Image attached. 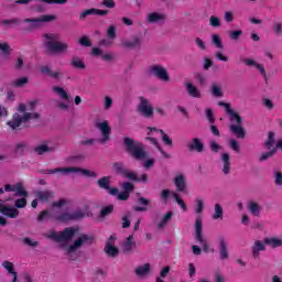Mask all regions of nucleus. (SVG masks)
Segmentation results:
<instances>
[{"label":"nucleus","mask_w":282,"mask_h":282,"mask_svg":"<svg viewBox=\"0 0 282 282\" xmlns=\"http://www.w3.org/2000/svg\"><path fill=\"white\" fill-rule=\"evenodd\" d=\"M209 25L212 28H220L221 25V20H219V18L215 17V15H212L209 18Z\"/></svg>","instance_id":"nucleus-55"},{"label":"nucleus","mask_w":282,"mask_h":282,"mask_svg":"<svg viewBox=\"0 0 282 282\" xmlns=\"http://www.w3.org/2000/svg\"><path fill=\"white\" fill-rule=\"evenodd\" d=\"M93 15H96V8H90V9L83 11L79 14V21H85V19H87V17H93Z\"/></svg>","instance_id":"nucleus-42"},{"label":"nucleus","mask_w":282,"mask_h":282,"mask_svg":"<svg viewBox=\"0 0 282 282\" xmlns=\"http://www.w3.org/2000/svg\"><path fill=\"white\" fill-rule=\"evenodd\" d=\"M134 177L130 178L132 182H143V184H147V182H149V175L148 174H141L140 176H138V174H135V172H133Z\"/></svg>","instance_id":"nucleus-49"},{"label":"nucleus","mask_w":282,"mask_h":282,"mask_svg":"<svg viewBox=\"0 0 282 282\" xmlns=\"http://www.w3.org/2000/svg\"><path fill=\"white\" fill-rule=\"evenodd\" d=\"M274 135H275L274 132L270 131V132L268 133V139H267L265 142H264V147H265V149H268L269 151H270V149H272V147H274V142H275Z\"/></svg>","instance_id":"nucleus-41"},{"label":"nucleus","mask_w":282,"mask_h":282,"mask_svg":"<svg viewBox=\"0 0 282 282\" xmlns=\"http://www.w3.org/2000/svg\"><path fill=\"white\" fill-rule=\"evenodd\" d=\"M24 23H29L30 25L25 29V32H34V30H39L41 28V18H26L23 20Z\"/></svg>","instance_id":"nucleus-18"},{"label":"nucleus","mask_w":282,"mask_h":282,"mask_svg":"<svg viewBox=\"0 0 282 282\" xmlns=\"http://www.w3.org/2000/svg\"><path fill=\"white\" fill-rule=\"evenodd\" d=\"M85 214L83 210L78 209L75 212H64L59 215L54 216L55 221L59 224H67V221H78V219H84Z\"/></svg>","instance_id":"nucleus-9"},{"label":"nucleus","mask_w":282,"mask_h":282,"mask_svg":"<svg viewBox=\"0 0 282 282\" xmlns=\"http://www.w3.org/2000/svg\"><path fill=\"white\" fill-rule=\"evenodd\" d=\"M265 250V245L261 240H257L252 247V257L253 259H259V252Z\"/></svg>","instance_id":"nucleus-31"},{"label":"nucleus","mask_w":282,"mask_h":282,"mask_svg":"<svg viewBox=\"0 0 282 282\" xmlns=\"http://www.w3.org/2000/svg\"><path fill=\"white\" fill-rule=\"evenodd\" d=\"M108 39H116V26L110 25L107 31Z\"/></svg>","instance_id":"nucleus-64"},{"label":"nucleus","mask_w":282,"mask_h":282,"mask_svg":"<svg viewBox=\"0 0 282 282\" xmlns=\"http://www.w3.org/2000/svg\"><path fill=\"white\" fill-rule=\"evenodd\" d=\"M218 250L220 260L228 261V259L230 258V253L228 252V242H226V238H218Z\"/></svg>","instance_id":"nucleus-17"},{"label":"nucleus","mask_w":282,"mask_h":282,"mask_svg":"<svg viewBox=\"0 0 282 282\" xmlns=\"http://www.w3.org/2000/svg\"><path fill=\"white\" fill-rule=\"evenodd\" d=\"M35 197H37V199L40 202H50V199L54 198V192L52 191H37L35 192Z\"/></svg>","instance_id":"nucleus-24"},{"label":"nucleus","mask_w":282,"mask_h":282,"mask_svg":"<svg viewBox=\"0 0 282 282\" xmlns=\"http://www.w3.org/2000/svg\"><path fill=\"white\" fill-rule=\"evenodd\" d=\"M101 6L104 8H108L109 10H112V8H116V1L115 0H102Z\"/></svg>","instance_id":"nucleus-61"},{"label":"nucleus","mask_w":282,"mask_h":282,"mask_svg":"<svg viewBox=\"0 0 282 282\" xmlns=\"http://www.w3.org/2000/svg\"><path fill=\"white\" fill-rule=\"evenodd\" d=\"M15 208H25L28 206V199L22 196V198H18L14 202Z\"/></svg>","instance_id":"nucleus-52"},{"label":"nucleus","mask_w":282,"mask_h":282,"mask_svg":"<svg viewBox=\"0 0 282 282\" xmlns=\"http://www.w3.org/2000/svg\"><path fill=\"white\" fill-rule=\"evenodd\" d=\"M214 220L224 219V207L219 203L214 205V214L212 215Z\"/></svg>","instance_id":"nucleus-33"},{"label":"nucleus","mask_w":282,"mask_h":282,"mask_svg":"<svg viewBox=\"0 0 282 282\" xmlns=\"http://www.w3.org/2000/svg\"><path fill=\"white\" fill-rule=\"evenodd\" d=\"M212 41L218 50H224V42L221 41V37H219V34H214Z\"/></svg>","instance_id":"nucleus-48"},{"label":"nucleus","mask_w":282,"mask_h":282,"mask_svg":"<svg viewBox=\"0 0 282 282\" xmlns=\"http://www.w3.org/2000/svg\"><path fill=\"white\" fill-rule=\"evenodd\" d=\"M41 23H50V21H56V15L44 14L40 18Z\"/></svg>","instance_id":"nucleus-58"},{"label":"nucleus","mask_w":282,"mask_h":282,"mask_svg":"<svg viewBox=\"0 0 282 282\" xmlns=\"http://www.w3.org/2000/svg\"><path fill=\"white\" fill-rule=\"evenodd\" d=\"M95 127L101 133V138L98 140L99 144H107V142L111 140V126H109V121L104 120L101 122H97L95 123Z\"/></svg>","instance_id":"nucleus-10"},{"label":"nucleus","mask_w":282,"mask_h":282,"mask_svg":"<svg viewBox=\"0 0 282 282\" xmlns=\"http://www.w3.org/2000/svg\"><path fill=\"white\" fill-rule=\"evenodd\" d=\"M221 162H223V173L228 175L230 173V154L223 153L221 154Z\"/></svg>","instance_id":"nucleus-29"},{"label":"nucleus","mask_w":282,"mask_h":282,"mask_svg":"<svg viewBox=\"0 0 282 282\" xmlns=\"http://www.w3.org/2000/svg\"><path fill=\"white\" fill-rule=\"evenodd\" d=\"M30 79L28 77H21L13 82L14 87H23L24 85H28Z\"/></svg>","instance_id":"nucleus-53"},{"label":"nucleus","mask_w":282,"mask_h":282,"mask_svg":"<svg viewBox=\"0 0 282 282\" xmlns=\"http://www.w3.org/2000/svg\"><path fill=\"white\" fill-rule=\"evenodd\" d=\"M37 118H40L39 112H24L23 116L14 113L12 119L8 121L7 124L14 131L19 129L21 124H25V122H30V120H37Z\"/></svg>","instance_id":"nucleus-6"},{"label":"nucleus","mask_w":282,"mask_h":282,"mask_svg":"<svg viewBox=\"0 0 282 282\" xmlns=\"http://www.w3.org/2000/svg\"><path fill=\"white\" fill-rule=\"evenodd\" d=\"M185 87L191 98H202V91H199V89L195 85H193V83H186Z\"/></svg>","instance_id":"nucleus-25"},{"label":"nucleus","mask_w":282,"mask_h":282,"mask_svg":"<svg viewBox=\"0 0 282 282\" xmlns=\"http://www.w3.org/2000/svg\"><path fill=\"white\" fill-rule=\"evenodd\" d=\"M195 213L196 215H202V213H204V199L197 197L195 199Z\"/></svg>","instance_id":"nucleus-44"},{"label":"nucleus","mask_w":282,"mask_h":282,"mask_svg":"<svg viewBox=\"0 0 282 282\" xmlns=\"http://www.w3.org/2000/svg\"><path fill=\"white\" fill-rule=\"evenodd\" d=\"M273 176H274V184H275V186H282V173L279 172V171H275L273 173Z\"/></svg>","instance_id":"nucleus-59"},{"label":"nucleus","mask_w":282,"mask_h":282,"mask_svg":"<svg viewBox=\"0 0 282 282\" xmlns=\"http://www.w3.org/2000/svg\"><path fill=\"white\" fill-rule=\"evenodd\" d=\"M205 116H206L209 124H215V113L213 112V109L207 108L205 110Z\"/></svg>","instance_id":"nucleus-54"},{"label":"nucleus","mask_w":282,"mask_h":282,"mask_svg":"<svg viewBox=\"0 0 282 282\" xmlns=\"http://www.w3.org/2000/svg\"><path fill=\"white\" fill-rule=\"evenodd\" d=\"M166 15L158 12H152L147 15L148 23H159V21H164Z\"/></svg>","instance_id":"nucleus-30"},{"label":"nucleus","mask_w":282,"mask_h":282,"mask_svg":"<svg viewBox=\"0 0 282 282\" xmlns=\"http://www.w3.org/2000/svg\"><path fill=\"white\" fill-rule=\"evenodd\" d=\"M138 204H139V206L133 207V210H135V213H147V210H149V208H147V206H149V204H151V200H149L145 197H139Z\"/></svg>","instance_id":"nucleus-23"},{"label":"nucleus","mask_w":282,"mask_h":282,"mask_svg":"<svg viewBox=\"0 0 282 282\" xmlns=\"http://www.w3.org/2000/svg\"><path fill=\"white\" fill-rule=\"evenodd\" d=\"M53 91L59 96L62 100H65L66 102H69L72 100V97L69 96V93L64 90L61 86H54Z\"/></svg>","instance_id":"nucleus-27"},{"label":"nucleus","mask_w":282,"mask_h":282,"mask_svg":"<svg viewBox=\"0 0 282 282\" xmlns=\"http://www.w3.org/2000/svg\"><path fill=\"white\" fill-rule=\"evenodd\" d=\"M76 232H78V228L66 227L62 231H51L47 235V238L52 239L53 241H56V243H62L72 241V239H74V237L76 236Z\"/></svg>","instance_id":"nucleus-5"},{"label":"nucleus","mask_w":282,"mask_h":282,"mask_svg":"<svg viewBox=\"0 0 282 282\" xmlns=\"http://www.w3.org/2000/svg\"><path fill=\"white\" fill-rule=\"evenodd\" d=\"M105 252L108 254V257H118L120 250H118V247L113 246L112 242H107L105 247Z\"/></svg>","instance_id":"nucleus-32"},{"label":"nucleus","mask_w":282,"mask_h":282,"mask_svg":"<svg viewBox=\"0 0 282 282\" xmlns=\"http://www.w3.org/2000/svg\"><path fill=\"white\" fill-rule=\"evenodd\" d=\"M218 106L224 107L227 116H229L230 122H232V124L229 126V131H231V133L236 135V138H239V139L246 138V129L243 128V126H241L243 124V118L239 116V112H236L235 110H232V108L230 107V104H227L224 101H219Z\"/></svg>","instance_id":"nucleus-1"},{"label":"nucleus","mask_w":282,"mask_h":282,"mask_svg":"<svg viewBox=\"0 0 282 282\" xmlns=\"http://www.w3.org/2000/svg\"><path fill=\"white\" fill-rule=\"evenodd\" d=\"M187 150L189 153H204L206 151V147H204V142L199 138H193L189 143H187Z\"/></svg>","instance_id":"nucleus-14"},{"label":"nucleus","mask_w":282,"mask_h":282,"mask_svg":"<svg viewBox=\"0 0 282 282\" xmlns=\"http://www.w3.org/2000/svg\"><path fill=\"white\" fill-rule=\"evenodd\" d=\"M264 243H267V246H272L273 248H281L282 238H265Z\"/></svg>","instance_id":"nucleus-40"},{"label":"nucleus","mask_w":282,"mask_h":282,"mask_svg":"<svg viewBox=\"0 0 282 282\" xmlns=\"http://www.w3.org/2000/svg\"><path fill=\"white\" fill-rule=\"evenodd\" d=\"M44 39H46L45 47L51 54H63L69 50V44L61 42L58 33H45Z\"/></svg>","instance_id":"nucleus-3"},{"label":"nucleus","mask_w":282,"mask_h":282,"mask_svg":"<svg viewBox=\"0 0 282 282\" xmlns=\"http://www.w3.org/2000/svg\"><path fill=\"white\" fill-rule=\"evenodd\" d=\"M150 271H151V264L145 263L135 269V274H137V276H147V274H149Z\"/></svg>","instance_id":"nucleus-36"},{"label":"nucleus","mask_w":282,"mask_h":282,"mask_svg":"<svg viewBox=\"0 0 282 282\" xmlns=\"http://www.w3.org/2000/svg\"><path fill=\"white\" fill-rule=\"evenodd\" d=\"M149 72L150 74H152V76H155V78H159V80H162L163 83H169V80H171V76H169V70L163 66H160L158 64L151 65L149 67Z\"/></svg>","instance_id":"nucleus-11"},{"label":"nucleus","mask_w":282,"mask_h":282,"mask_svg":"<svg viewBox=\"0 0 282 282\" xmlns=\"http://www.w3.org/2000/svg\"><path fill=\"white\" fill-rule=\"evenodd\" d=\"M111 213H113V205H108L101 208L99 217L105 219V217H108V215H111Z\"/></svg>","instance_id":"nucleus-43"},{"label":"nucleus","mask_w":282,"mask_h":282,"mask_svg":"<svg viewBox=\"0 0 282 282\" xmlns=\"http://www.w3.org/2000/svg\"><path fill=\"white\" fill-rule=\"evenodd\" d=\"M25 149H28V143H25V142L17 143L15 153H23L25 151Z\"/></svg>","instance_id":"nucleus-62"},{"label":"nucleus","mask_w":282,"mask_h":282,"mask_svg":"<svg viewBox=\"0 0 282 282\" xmlns=\"http://www.w3.org/2000/svg\"><path fill=\"white\" fill-rule=\"evenodd\" d=\"M210 91L215 98L224 97V91L221 90V86H219V84H216V83L212 84Z\"/></svg>","instance_id":"nucleus-37"},{"label":"nucleus","mask_w":282,"mask_h":282,"mask_svg":"<svg viewBox=\"0 0 282 282\" xmlns=\"http://www.w3.org/2000/svg\"><path fill=\"white\" fill-rule=\"evenodd\" d=\"M123 147H126L127 153H129V155H131V158L138 162H143V160L148 158L147 150H144V144L138 140L124 137Z\"/></svg>","instance_id":"nucleus-2"},{"label":"nucleus","mask_w":282,"mask_h":282,"mask_svg":"<svg viewBox=\"0 0 282 282\" xmlns=\"http://www.w3.org/2000/svg\"><path fill=\"white\" fill-rule=\"evenodd\" d=\"M2 268H4V270H7V272H9V274H11L13 276L12 282H18L19 280V274L17 273V271H14V263L4 260L2 262Z\"/></svg>","instance_id":"nucleus-22"},{"label":"nucleus","mask_w":282,"mask_h":282,"mask_svg":"<svg viewBox=\"0 0 282 282\" xmlns=\"http://www.w3.org/2000/svg\"><path fill=\"white\" fill-rule=\"evenodd\" d=\"M112 169L117 175H122L123 177H127V180H133L135 176L133 175V172L128 171L124 167V163L122 162H115L112 164Z\"/></svg>","instance_id":"nucleus-15"},{"label":"nucleus","mask_w":282,"mask_h":282,"mask_svg":"<svg viewBox=\"0 0 282 282\" xmlns=\"http://www.w3.org/2000/svg\"><path fill=\"white\" fill-rule=\"evenodd\" d=\"M96 238L94 236H89L87 234H82L68 248H67V254H72L76 252V250H79V248H83L85 243L87 246H91L94 243V240Z\"/></svg>","instance_id":"nucleus-7"},{"label":"nucleus","mask_w":282,"mask_h":282,"mask_svg":"<svg viewBox=\"0 0 282 282\" xmlns=\"http://www.w3.org/2000/svg\"><path fill=\"white\" fill-rule=\"evenodd\" d=\"M7 193H15L18 197H28V191L23 189V183H17L15 185H4Z\"/></svg>","instance_id":"nucleus-16"},{"label":"nucleus","mask_w":282,"mask_h":282,"mask_svg":"<svg viewBox=\"0 0 282 282\" xmlns=\"http://www.w3.org/2000/svg\"><path fill=\"white\" fill-rule=\"evenodd\" d=\"M41 74H44L46 76H50L51 78H54L55 80H61V77L63 76V73L61 72H52V68L50 66L44 65L40 68Z\"/></svg>","instance_id":"nucleus-20"},{"label":"nucleus","mask_w":282,"mask_h":282,"mask_svg":"<svg viewBox=\"0 0 282 282\" xmlns=\"http://www.w3.org/2000/svg\"><path fill=\"white\" fill-rule=\"evenodd\" d=\"M138 111L143 116V118H153V106L149 102V99L140 97V104L138 106Z\"/></svg>","instance_id":"nucleus-13"},{"label":"nucleus","mask_w":282,"mask_h":282,"mask_svg":"<svg viewBox=\"0 0 282 282\" xmlns=\"http://www.w3.org/2000/svg\"><path fill=\"white\" fill-rule=\"evenodd\" d=\"M172 195H173L176 204H178L180 207L182 208V210H184L186 213V210H188V207L186 206V203H184V199H182V197H180V194L173 193Z\"/></svg>","instance_id":"nucleus-46"},{"label":"nucleus","mask_w":282,"mask_h":282,"mask_svg":"<svg viewBox=\"0 0 282 282\" xmlns=\"http://www.w3.org/2000/svg\"><path fill=\"white\" fill-rule=\"evenodd\" d=\"M97 185L102 191H108V193L112 197H116V195H118V193H120V189H118V187H111V176H102L101 178H98Z\"/></svg>","instance_id":"nucleus-12"},{"label":"nucleus","mask_w":282,"mask_h":282,"mask_svg":"<svg viewBox=\"0 0 282 282\" xmlns=\"http://www.w3.org/2000/svg\"><path fill=\"white\" fill-rule=\"evenodd\" d=\"M247 209L249 213H251V215H253V217H259L261 215V206L254 200H250L248 203Z\"/></svg>","instance_id":"nucleus-26"},{"label":"nucleus","mask_w":282,"mask_h":282,"mask_svg":"<svg viewBox=\"0 0 282 282\" xmlns=\"http://www.w3.org/2000/svg\"><path fill=\"white\" fill-rule=\"evenodd\" d=\"M0 50L6 56L10 55V45L8 43H1Z\"/></svg>","instance_id":"nucleus-63"},{"label":"nucleus","mask_w":282,"mask_h":282,"mask_svg":"<svg viewBox=\"0 0 282 282\" xmlns=\"http://www.w3.org/2000/svg\"><path fill=\"white\" fill-rule=\"evenodd\" d=\"M133 188H134V186H133V184L131 182H124L122 184L123 193H128L129 195H131Z\"/></svg>","instance_id":"nucleus-57"},{"label":"nucleus","mask_w":282,"mask_h":282,"mask_svg":"<svg viewBox=\"0 0 282 282\" xmlns=\"http://www.w3.org/2000/svg\"><path fill=\"white\" fill-rule=\"evenodd\" d=\"M41 173H43V175H54L55 173H63V175H68V173H82L86 177H98V174L96 172L78 167L46 169L42 170Z\"/></svg>","instance_id":"nucleus-4"},{"label":"nucleus","mask_w":282,"mask_h":282,"mask_svg":"<svg viewBox=\"0 0 282 282\" xmlns=\"http://www.w3.org/2000/svg\"><path fill=\"white\" fill-rule=\"evenodd\" d=\"M35 153H37V155H43L44 153H50V151H52V149L50 147H47V144H42V145H37L34 148Z\"/></svg>","instance_id":"nucleus-45"},{"label":"nucleus","mask_w":282,"mask_h":282,"mask_svg":"<svg viewBox=\"0 0 282 282\" xmlns=\"http://www.w3.org/2000/svg\"><path fill=\"white\" fill-rule=\"evenodd\" d=\"M272 31L275 34V36H282V23L281 22H274L272 24Z\"/></svg>","instance_id":"nucleus-51"},{"label":"nucleus","mask_w":282,"mask_h":282,"mask_svg":"<svg viewBox=\"0 0 282 282\" xmlns=\"http://www.w3.org/2000/svg\"><path fill=\"white\" fill-rule=\"evenodd\" d=\"M70 66L74 67V69H85L87 66L85 65V62L80 59L78 56H73L70 59Z\"/></svg>","instance_id":"nucleus-34"},{"label":"nucleus","mask_w":282,"mask_h":282,"mask_svg":"<svg viewBox=\"0 0 282 282\" xmlns=\"http://www.w3.org/2000/svg\"><path fill=\"white\" fill-rule=\"evenodd\" d=\"M142 45V37L134 35L130 40H126L122 42V47H127L133 50L135 47H140Z\"/></svg>","instance_id":"nucleus-19"},{"label":"nucleus","mask_w":282,"mask_h":282,"mask_svg":"<svg viewBox=\"0 0 282 282\" xmlns=\"http://www.w3.org/2000/svg\"><path fill=\"white\" fill-rule=\"evenodd\" d=\"M242 34H243V31H241V30L230 31L229 32V39H231V41H239V37Z\"/></svg>","instance_id":"nucleus-56"},{"label":"nucleus","mask_w":282,"mask_h":282,"mask_svg":"<svg viewBox=\"0 0 282 282\" xmlns=\"http://www.w3.org/2000/svg\"><path fill=\"white\" fill-rule=\"evenodd\" d=\"M171 219H173V212H167L162 217L161 221L158 224L159 230H162V228H164V226H166V224H169V221H171Z\"/></svg>","instance_id":"nucleus-38"},{"label":"nucleus","mask_w":282,"mask_h":282,"mask_svg":"<svg viewBox=\"0 0 282 282\" xmlns=\"http://www.w3.org/2000/svg\"><path fill=\"white\" fill-rule=\"evenodd\" d=\"M0 25H7V28H14L21 25V20L19 18L6 19L0 22Z\"/></svg>","instance_id":"nucleus-35"},{"label":"nucleus","mask_w":282,"mask_h":282,"mask_svg":"<svg viewBox=\"0 0 282 282\" xmlns=\"http://www.w3.org/2000/svg\"><path fill=\"white\" fill-rule=\"evenodd\" d=\"M276 153V149H272L269 152H264L260 155L259 158V162H265V160H269V158H272V155H274Z\"/></svg>","instance_id":"nucleus-50"},{"label":"nucleus","mask_w":282,"mask_h":282,"mask_svg":"<svg viewBox=\"0 0 282 282\" xmlns=\"http://www.w3.org/2000/svg\"><path fill=\"white\" fill-rule=\"evenodd\" d=\"M194 78L200 87H205V85H206V75H204V73H196L194 75Z\"/></svg>","instance_id":"nucleus-47"},{"label":"nucleus","mask_w":282,"mask_h":282,"mask_svg":"<svg viewBox=\"0 0 282 282\" xmlns=\"http://www.w3.org/2000/svg\"><path fill=\"white\" fill-rule=\"evenodd\" d=\"M194 226H195V239H196V241H198V243H200V246L203 248V252H209L210 251V246H208V242L204 239L202 216H198L195 219Z\"/></svg>","instance_id":"nucleus-8"},{"label":"nucleus","mask_w":282,"mask_h":282,"mask_svg":"<svg viewBox=\"0 0 282 282\" xmlns=\"http://www.w3.org/2000/svg\"><path fill=\"white\" fill-rule=\"evenodd\" d=\"M135 248V239L133 238V235H130L127 239L126 242L123 243V252L126 254H130L131 250Z\"/></svg>","instance_id":"nucleus-28"},{"label":"nucleus","mask_w":282,"mask_h":282,"mask_svg":"<svg viewBox=\"0 0 282 282\" xmlns=\"http://www.w3.org/2000/svg\"><path fill=\"white\" fill-rule=\"evenodd\" d=\"M23 243H25V246H30V248H36V246H39V241L32 240L29 237L23 238Z\"/></svg>","instance_id":"nucleus-60"},{"label":"nucleus","mask_w":282,"mask_h":282,"mask_svg":"<svg viewBox=\"0 0 282 282\" xmlns=\"http://www.w3.org/2000/svg\"><path fill=\"white\" fill-rule=\"evenodd\" d=\"M174 184L176 186V191L184 193V191H186V177L184 174L176 175L174 178Z\"/></svg>","instance_id":"nucleus-21"},{"label":"nucleus","mask_w":282,"mask_h":282,"mask_svg":"<svg viewBox=\"0 0 282 282\" xmlns=\"http://www.w3.org/2000/svg\"><path fill=\"white\" fill-rule=\"evenodd\" d=\"M45 219H54V215H52L51 210L44 209L37 216V221L41 224L45 221Z\"/></svg>","instance_id":"nucleus-39"}]
</instances>
